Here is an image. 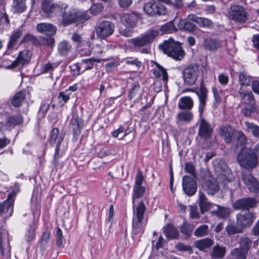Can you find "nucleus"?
Masks as SVG:
<instances>
[{"label":"nucleus","mask_w":259,"mask_h":259,"mask_svg":"<svg viewBox=\"0 0 259 259\" xmlns=\"http://www.w3.org/2000/svg\"><path fill=\"white\" fill-rule=\"evenodd\" d=\"M160 30L163 33H170L177 31L173 21H171L161 26Z\"/></svg>","instance_id":"obj_46"},{"label":"nucleus","mask_w":259,"mask_h":259,"mask_svg":"<svg viewBox=\"0 0 259 259\" xmlns=\"http://www.w3.org/2000/svg\"><path fill=\"white\" fill-rule=\"evenodd\" d=\"M236 135L237 145L244 146L247 142V139L245 135L241 131H238L236 133Z\"/></svg>","instance_id":"obj_51"},{"label":"nucleus","mask_w":259,"mask_h":259,"mask_svg":"<svg viewBox=\"0 0 259 259\" xmlns=\"http://www.w3.org/2000/svg\"><path fill=\"white\" fill-rule=\"evenodd\" d=\"M237 160L241 167L245 169L254 167L257 163L256 156L251 148L242 147L237 156Z\"/></svg>","instance_id":"obj_4"},{"label":"nucleus","mask_w":259,"mask_h":259,"mask_svg":"<svg viewBox=\"0 0 259 259\" xmlns=\"http://www.w3.org/2000/svg\"><path fill=\"white\" fill-rule=\"evenodd\" d=\"M78 13L75 10L65 12L62 16V24L63 26L69 25L78 19Z\"/></svg>","instance_id":"obj_23"},{"label":"nucleus","mask_w":259,"mask_h":259,"mask_svg":"<svg viewBox=\"0 0 259 259\" xmlns=\"http://www.w3.org/2000/svg\"><path fill=\"white\" fill-rule=\"evenodd\" d=\"M168 5H172L171 0H150L143 7L145 13L150 17L166 16L168 14V10L161 3Z\"/></svg>","instance_id":"obj_1"},{"label":"nucleus","mask_w":259,"mask_h":259,"mask_svg":"<svg viewBox=\"0 0 259 259\" xmlns=\"http://www.w3.org/2000/svg\"><path fill=\"white\" fill-rule=\"evenodd\" d=\"M41 9L48 17H51L53 14L57 15L60 11L61 8L59 5L53 4L52 0H42Z\"/></svg>","instance_id":"obj_14"},{"label":"nucleus","mask_w":259,"mask_h":259,"mask_svg":"<svg viewBox=\"0 0 259 259\" xmlns=\"http://www.w3.org/2000/svg\"><path fill=\"white\" fill-rule=\"evenodd\" d=\"M22 34V31L20 29H17L12 33L7 45V48L9 50L12 49L17 45L18 41Z\"/></svg>","instance_id":"obj_29"},{"label":"nucleus","mask_w":259,"mask_h":259,"mask_svg":"<svg viewBox=\"0 0 259 259\" xmlns=\"http://www.w3.org/2000/svg\"><path fill=\"white\" fill-rule=\"evenodd\" d=\"M37 41L36 38L33 35L30 34H26L20 42V44L26 43L27 42H31L33 44L36 43Z\"/></svg>","instance_id":"obj_58"},{"label":"nucleus","mask_w":259,"mask_h":259,"mask_svg":"<svg viewBox=\"0 0 259 259\" xmlns=\"http://www.w3.org/2000/svg\"><path fill=\"white\" fill-rule=\"evenodd\" d=\"M30 57L28 51H24L21 52L17 59L12 64L8 66V68H14L16 66L22 67L25 65L28 64L29 62Z\"/></svg>","instance_id":"obj_21"},{"label":"nucleus","mask_w":259,"mask_h":259,"mask_svg":"<svg viewBox=\"0 0 259 259\" xmlns=\"http://www.w3.org/2000/svg\"><path fill=\"white\" fill-rule=\"evenodd\" d=\"M255 218L254 214L249 211H242L236 215L237 223L243 230L244 228L250 227Z\"/></svg>","instance_id":"obj_10"},{"label":"nucleus","mask_w":259,"mask_h":259,"mask_svg":"<svg viewBox=\"0 0 259 259\" xmlns=\"http://www.w3.org/2000/svg\"><path fill=\"white\" fill-rule=\"evenodd\" d=\"M226 247L216 245L213 247L211 256L214 259L222 258L225 255Z\"/></svg>","instance_id":"obj_38"},{"label":"nucleus","mask_w":259,"mask_h":259,"mask_svg":"<svg viewBox=\"0 0 259 259\" xmlns=\"http://www.w3.org/2000/svg\"><path fill=\"white\" fill-rule=\"evenodd\" d=\"M241 104L246 105H256L255 100L250 91L245 90L241 88L239 90Z\"/></svg>","instance_id":"obj_18"},{"label":"nucleus","mask_w":259,"mask_h":259,"mask_svg":"<svg viewBox=\"0 0 259 259\" xmlns=\"http://www.w3.org/2000/svg\"><path fill=\"white\" fill-rule=\"evenodd\" d=\"M25 98V94L23 91L17 92L11 100V105L15 107H18Z\"/></svg>","instance_id":"obj_44"},{"label":"nucleus","mask_w":259,"mask_h":259,"mask_svg":"<svg viewBox=\"0 0 259 259\" xmlns=\"http://www.w3.org/2000/svg\"><path fill=\"white\" fill-rule=\"evenodd\" d=\"M208 226L206 225H203L199 226L194 232L195 236L197 237H202L207 235Z\"/></svg>","instance_id":"obj_53"},{"label":"nucleus","mask_w":259,"mask_h":259,"mask_svg":"<svg viewBox=\"0 0 259 259\" xmlns=\"http://www.w3.org/2000/svg\"><path fill=\"white\" fill-rule=\"evenodd\" d=\"M36 29L38 32L49 36L54 35L57 31L56 26L48 23H39Z\"/></svg>","instance_id":"obj_24"},{"label":"nucleus","mask_w":259,"mask_h":259,"mask_svg":"<svg viewBox=\"0 0 259 259\" xmlns=\"http://www.w3.org/2000/svg\"><path fill=\"white\" fill-rule=\"evenodd\" d=\"M15 195H8L7 199L0 204V214L5 218L10 217L13 212Z\"/></svg>","instance_id":"obj_12"},{"label":"nucleus","mask_w":259,"mask_h":259,"mask_svg":"<svg viewBox=\"0 0 259 259\" xmlns=\"http://www.w3.org/2000/svg\"><path fill=\"white\" fill-rule=\"evenodd\" d=\"M188 18L187 19H180L178 27L179 29L188 32H193L195 29V25L192 23Z\"/></svg>","instance_id":"obj_28"},{"label":"nucleus","mask_w":259,"mask_h":259,"mask_svg":"<svg viewBox=\"0 0 259 259\" xmlns=\"http://www.w3.org/2000/svg\"><path fill=\"white\" fill-rule=\"evenodd\" d=\"M219 133L226 143L230 144L235 134V128L229 124L222 125L219 127Z\"/></svg>","instance_id":"obj_17"},{"label":"nucleus","mask_w":259,"mask_h":259,"mask_svg":"<svg viewBox=\"0 0 259 259\" xmlns=\"http://www.w3.org/2000/svg\"><path fill=\"white\" fill-rule=\"evenodd\" d=\"M155 64L156 67L157 68V70H154V74L157 77L162 76L163 79L164 81H167L168 79V75L166 70L159 64L156 63Z\"/></svg>","instance_id":"obj_47"},{"label":"nucleus","mask_w":259,"mask_h":259,"mask_svg":"<svg viewBox=\"0 0 259 259\" xmlns=\"http://www.w3.org/2000/svg\"><path fill=\"white\" fill-rule=\"evenodd\" d=\"M213 241L209 239H203L196 241L195 246L200 250L205 251L213 245Z\"/></svg>","instance_id":"obj_40"},{"label":"nucleus","mask_w":259,"mask_h":259,"mask_svg":"<svg viewBox=\"0 0 259 259\" xmlns=\"http://www.w3.org/2000/svg\"><path fill=\"white\" fill-rule=\"evenodd\" d=\"M158 35L159 30L150 29L140 36L131 39L130 42L135 48L140 49L150 45Z\"/></svg>","instance_id":"obj_5"},{"label":"nucleus","mask_w":259,"mask_h":259,"mask_svg":"<svg viewBox=\"0 0 259 259\" xmlns=\"http://www.w3.org/2000/svg\"><path fill=\"white\" fill-rule=\"evenodd\" d=\"M36 228V224L33 222L32 225H31L29 228L26 230L25 233V237L26 240L27 241H30L32 240L35 237V230Z\"/></svg>","instance_id":"obj_50"},{"label":"nucleus","mask_w":259,"mask_h":259,"mask_svg":"<svg viewBox=\"0 0 259 259\" xmlns=\"http://www.w3.org/2000/svg\"><path fill=\"white\" fill-rule=\"evenodd\" d=\"M228 15L230 19L238 23H243L248 19L245 9L239 5H232L229 11Z\"/></svg>","instance_id":"obj_6"},{"label":"nucleus","mask_w":259,"mask_h":259,"mask_svg":"<svg viewBox=\"0 0 259 259\" xmlns=\"http://www.w3.org/2000/svg\"><path fill=\"white\" fill-rule=\"evenodd\" d=\"M208 91L206 88L201 85L199 92H196L199 101V111L200 116L202 115L204 107L206 105V100L207 98Z\"/></svg>","instance_id":"obj_26"},{"label":"nucleus","mask_w":259,"mask_h":259,"mask_svg":"<svg viewBox=\"0 0 259 259\" xmlns=\"http://www.w3.org/2000/svg\"><path fill=\"white\" fill-rule=\"evenodd\" d=\"M55 39L53 37H43L39 40V45L44 46H49L52 47L54 44Z\"/></svg>","instance_id":"obj_57"},{"label":"nucleus","mask_w":259,"mask_h":259,"mask_svg":"<svg viewBox=\"0 0 259 259\" xmlns=\"http://www.w3.org/2000/svg\"><path fill=\"white\" fill-rule=\"evenodd\" d=\"M112 134L114 137L118 138L119 139H122L126 136L127 133L124 132L122 127H119L117 130L112 132Z\"/></svg>","instance_id":"obj_59"},{"label":"nucleus","mask_w":259,"mask_h":259,"mask_svg":"<svg viewBox=\"0 0 259 259\" xmlns=\"http://www.w3.org/2000/svg\"><path fill=\"white\" fill-rule=\"evenodd\" d=\"M64 138V134L62 132H59L58 128H54L51 133V138L50 140V144L52 145L57 143L56 145H60Z\"/></svg>","instance_id":"obj_30"},{"label":"nucleus","mask_w":259,"mask_h":259,"mask_svg":"<svg viewBox=\"0 0 259 259\" xmlns=\"http://www.w3.org/2000/svg\"><path fill=\"white\" fill-rule=\"evenodd\" d=\"M185 168L186 171L191 174L190 176L196 177L195 167L192 163H186L185 165Z\"/></svg>","instance_id":"obj_61"},{"label":"nucleus","mask_w":259,"mask_h":259,"mask_svg":"<svg viewBox=\"0 0 259 259\" xmlns=\"http://www.w3.org/2000/svg\"><path fill=\"white\" fill-rule=\"evenodd\" d=\"M103 10V7L100 4L93 5L90 8V12L94 15L101 13Z\"/></svg>","instance_id":"obj_62"},{"label":"nucleus","mask_w":259,"mask_h":259,"mask_svg":"<svg viewBox=\"0 0 259 259\" xmlns=\"http://www.w3.org/2000/svg\"><path fill=\"white\" fill-rule=\"evenodd\" d=\"M188 18L197 23L200 27L210 28L212 27V22L208 18L199 17L193 14H189Z\"/></svg>","instance_id":"obj_25"},{"label":"nucleus","mask_w":259,"mask_h":259,"mask_svg":"<svg viewBox=\"0 0 259 259\" xmlns=\"http://www.w3.org/2000/svg\"><path fill=\"white\" fill-rule=\"evenodd\" d=\"M248 254L241 249L236 247L229 254L228 259H246Z\"/></svg>","instance_id":"obj_32"},{"label":"nucleus","mask_w":259,"mask_h":259,"mask_svg":"<svg viewBox=\"0 0 259 259\" xmlns=\"http://www.w3.org/2000/svg\"><path fill=\"white\" fill-rule=\"evenodd\" d=\"M215 205L211 204L207 201L205 195H200L199 197V206L202 213H204L208 209L214 206Z\"/></svg>","instance_id":"obj_42"},{"label":"nucleus","mask_w":259,"mask_h":259,"mask_svg":"<svg viewBox=\"0 0 259 259\" xmlns=\"http://www.w3.org/2000/svg\"><path fill=\"white\" fill-rule=\"evenodd\" d=\"M164 233L168 239H176L179 236L178 230L170 225L164 228Z\"/></svg>","instance_id":"obj_34"},{"label":"nucleus","mask_w":259,"mask_h":259,"mask_svg":"<svg viewBox=\"0 0 259 259\" xmlns=\"http://www.w3.org/2000/svg\"><path fill=\"white\" fill-rule=\"evenodd\" d=\"M252 244V241L246 236H242L239 241V247L242 250L248 254V251L250 249Z\"/></svg>","instance_id":"obj_39"},{"label":"nucleus","mask_w":259,"mask_h":259,"mask_svg":"<svg viewBox=\"0 0 259 259\" xmlns=\"http://www.w3.org/2000/svg\"><path fill=\"white\" fill-rule=\"evenodd\" d=\"M204 48L210 51H215L221 47V42L218 39L206 38L204 40Z\"/></svg>","instance_id":"obj_27"},{"label":"nucleus","mask_w":259,"mask_h":259,"mask_svg":"<svg viewBox=\"0 0 259 259\" xmlns=\"http://www.w3.org/2000/svg\"><path fill=\"white\" fill-rule=\"evenodd\" d=\"M196 177L184 176L182 180L183 189L186 194H194L197 190Z\"/></svg>","instance_id":"obj_11"},{"label":"nucleus","mask_w":259,"mask_h":259,"mask_svg":"<svg viewBox=\"0 0 259 259\" xmlns=\"http://www.w3.org/2000/svg\"><path fill=\"white\" fill-rule=\"evenodd\" d=\"M69 95L68 91L60 92L58 96L59 102L62 104L66 103L69 99Z\"/></svg>","instance_id":"obj_56"},{"label":"nucleus","mask_w":259,"mask_h":259,"mask_svg":"<svg viewBox=\"0 0 259 259\" xmlns=\"http://www.w3.org/2000/svg\"><path fill=\"white\" fill-rule=\"evenodd\" d=\"M176 248L180 251H187L190 253L193 252L191 247L190 246L186 245L182 243H178L176 246Z\"/></svg>","instance_id":"obj_63"},{"label":"nucleus","mask_w":259,"mask_h":259,"mask_svg":"<svg viewBox=\"0 0 259 259\" xmlns=\"http://www.w3.org/2000/svg\"><path fill=\"white\" fill-rule=\"evenodd\" d=\"M141 96L140 85L139 83H135L130 91L129 99L139 98Z\"/></svg>","instance_id":"obj_49"},{"label":"nucleus","mask_w":259,"mask_h":259,"mask_svg":"<svg viewBox=\"0 0 259 259\" xmlns=\"http://www.w3.org/2000/svg\"><path fill=\"white\" fill-rule=\"evenodd\" d=\"M239 77V82L242 86L250 85L251 77L244 70L240 71L237 73Z\"/></svg>","instance_id":"obj_43"},{"label":"nucleus","mask_w":259,"mask_h":259,"mask_svg":"<svg viewBox=\"0 0 259 259\" xmlns=\"http://www.w3.org/2000/svg\"><path fill=\"white\" fill-rule=\"evenodd\" d=\"M257 109L256 105H250V107H246L242 109L241 113L245 117H250L252 113L257 112Z\"/></svg>","instance_id":"obj_52"},{"label":"nucleus","mask_w":259,"mask_h":259,"mask_svg":"<svg viewBox=\"0 0 259 259\" xmlns=\"http://www.w3.org/2000/svg\"><path fill=\"white\" fill-rule=\"evenodd\" d=\"M12 9L15 13L23 12L26 9V0H13Z\"/></svg>","instance_id":"obj_35"},{"label":"nucleus","mask_w":259,"mask_h":259,"mask_svg":"<svg viewBox=\"0 0 259 259\" xmlns=\"http://www.w3.org/2000/svg\"><path fill=\"white\" fill-rule=\"evenodd\" d=\"M199 66L195 65L187 67L183 71V77L185 84L189 85L195 84L199 74Z\"/></svg>","instance_id":"obj_7"},{"label":"nucleus","mask_w":259,"mask_h":259,"mask_svg":"<svg viewBox=\"0 0 259 259\" xmlns=\"http://www.w3.org/2000/svg\"><path fill=\"white\" fill-rule=\"evenodd\" d=\"M108 49V45H96L95 48V53L97 54H102L105 53Z\"/></svg>","instance_id":"obj_60"},{"label":"nucleus","mask_w":259,"mask_h":259,"mask_svg":"<svg viewBox=\"0 0 259 259\" xmlns=\"http://www.w3.org/2000/svg\"><path fill=\"white\" fill-rule=\"evenodd\" d=\"M64 154V151H60V145H56L54 155L53 161L55 164L58 163V160Z\"/></svg>","instance_id":"obj_55"},{"label":"nucleus","mask_w":259,"mask_h":259,"mask_svg":"<svg viewBox=\"0 0 259 259\" xmlns=\"http://www.w3.org/2000/svg\"><path fill=\"white\" fill-rule=\"evenodd\" d=\"M256 201L253 198H247L239 199L233 203L236 209H248L256 206Z\"/></svg>","instance_id":"obj_19"},{"label":"nucleus","mask_w":259,"mask_h":259,"mask_svg":"<svg viewBox=\"0 0 259 259\" xmlns=\"http://www.w3.org/2000/svg\"><path fill=\"white\" fill-rule=\"evenodd\" d=\"M225 230L229 235L241 233L243 230L241 227L237 224L236 226L229 224L225 228Z\"/></svg>","instance_id":"obj_48"},{"label":"nucleus","mask_w":259,"mask_h":259,"mask_svg":"<svg viewBox=\"0 0 259 259\" xmlns=\"http://www.w3.org/2000/svg\"><path fill=\"white\" fill-rule=\"evenodd\" d=\"M83 126L82 119L78 115H73L70 120L69 128L72 131L74 137H77L80 134Z\"/></svg>","instance_id":"obj_20"},{"label":"nucleus","mask_w":259,"mask_h":259,"mask_svg":"<svg viewBox=\"0 0 259 259\" xmlns=\"http://www.w3.org/2000/svg\"><path fill=\"white\" fill-rule=\"evenodd\" d=\"M228 178L223 173L219 175L217 178V181L213 182L212 180H207L206 184L208 189L212 191V193H216L219 189V183H223L224 184L227 182L229 181Z\"/></svg>","instance_id":"obj_22"},{"label":"nucleus","mask_w":259,"mask_h":259,"mask_svg":"<svg viewBox=\"0 0 259 259\" xmlns=\"http://www.w3.org/2000/svg\"><path fill=\"white\" fill-rule=\"evenodd\" d=\"M193 106V101L189 97H184L180 98L178 103V107L180 109L190 110Z\"/></svg>","instance_id":"obj_33"},{"label":"nucleus","mask_w":259,"mask_h":259,"mask_svg":"<svg viewBox=\"0 0 259 259\" xmlns=\"http://www.w3.org/2000/svg\"><path fill=\"white\" fill-rule=\"evenodd\" d=\"M193 118V114L191 112L182 111L177 115L178 121L185 122H190Z\"/></svg>","instance_id":"obj_45"},{"label":"nucleus","mask_w":259,"mask_h":259,"mask_svg":"<svg viewBox=\"0 0 259 259\" xmlns=\"http://www.w3.org/2000/svg\"><path fill=\"white\" fill-rule=\"evenodd\" d=\"M134 192L135 194H142L146 192V188L141 185H135Z\"/></svg>","instance_id":"obj_64"},{"label":"nucleus","mask_w":259,"mask_h":259,"mask_svg":"<svg viewBox=\"0 0 259 259\" xmlns=\"http://www.w3.org/2000/svg\"><path fill=\"white\" fill-rule=\"evenodd\" d=\"M212 132L213 128L210 124L204 119H201L198 127V136L200 138L206 140L210 138Z\"/></svg>","instance_id":"obj_16"},{"label":"nucleus","mask_w":259,"mask_h":259,"mask_svg":"<svg viewBox=\"0 0 259 259\" xmlns=\"http://www.w3.org/2000/svg\"><path fill=\"white\" fill-rule=\"evenodd\" d=\"M100 60L96 59L94 58L87 59H83L80 63H76L71 67V69L77 70V74H80L86 70L93 68L95 62H99Z\"/></svg>","instance_id":"obj_15"},{"label":"nucleus","mask_w":259,"mask_h":259,"mask_svg":"<svg viewBox=\"0 0 259 259\" xmlns=\"http://www.w3.org/2000/svg\"><path fill=\"white\" fill-rule=\"evenodd\" d=\"M140 14L136 12L131 13H123L121 14L120 20L121 22L125 26L134 27L138 21L141 19Z\"/></svg>","instance_id":"obj_13"},{"label":"nucleus","mask_w":259,"mask_h":259,"mask_svg":"<svg viewBox=\"0 0 259 259\" xmlns=\"http://www.w3.org/2000/svg\"><path fill=\"white\" fill-rule=\"evenodd\" d=\"M114 25L109 21L100 23L96 27V34L98 37L105 39L112 35L114 32Z\"/></svg>","instance_id":"obj_8"},{"label":"nucleus","mask_w":259,"mask_h":259,"mask_svg":"<svg viewBox=\"0 0 259 259\" xmlns=\"http://www.w3.org/2000/svg\"><path fill=\"white\" fill-rule=\"evenodd\" d=\"M72 49L69 42L64 40L58 44V50L61 56H67Z\"/></svg>","instance_id":"obj_37"},{"label":"nucleus","mask_w":259,"mask_h":259,"mask_svg":"<svg viewBox=\"0 0 259 259\" xmlns=\"http://www.w3.org/2000/svg\"><path fill=\"white\" fill-rule=\"evenodd\" d=\"M215 206L218 208V210L215 211V214L218 217L221 218H226L229 215L230 212V209L225 207H221L219 205Z\"/></svg>","instance_id":"obj_54"},{"label":"nucleus","mask_w":259,"mask_h":259,"mask_svg":"<svg viewBox=\"0 0 259 259\" xmlns=\"http://www.w3.org/2000/svg\"><path fill=\"white\" fill-rule=\"evenodd\" d=\"M7 237L8 234L5 230H0V251L2 255H9V248L8 247L4 248L5 241Z\"/></svg>","instance_id":"obj_36"},{"label":"nucleus","mask_w":259,"mask_h":259,"mask_svg":"<svg viewBox=\"0 0 259 259\" xmlns=\"http://www.w3.org/2000/svg\"><path fill=\"white\" fill-rule=\"evenodd\" d=\"M212 92L217 103H220L223 98L225 97V91L222 90L220 87L213 86L212 87Z\"/></svg>","instance_id":"obj_41"},{"label":"nucleus","mask_w":259,"mask_h":259,"mask_svg":"<svg viewBox=\"0 0 259 259\" xmlns=\"http://www.w3.org/2000/svg\"><path fill=\"white\" fill-rule=\"evenodd\" d=\"M159 47L165 54L176 60H181L185 55L181 44L171 38L165 40Z\"/></svg>","instance_id":"obj_2"},{"label":"nucleus","mask_w":259,"mask_h":259,"mask_svg":"<svg viewBox=\"0 0 259 259\" xmlns=\"http://www.w3.org/2000/svg\"><path fill=\"white\" fill-rule=\"evenodd\" d=\"M241 179L246 185L250 192L259 193V184L248 171H243L241 172Z\"/></svg>","instance_id":"obj_9"},{"label":"nucleus","mask_w":259,"mask_h":259,"mask_svg":"<svg viewBox=\"0 0 259 259\" xmlns=\"http://www.w3.org/2000/svg\"><path fill=\"white\" fill-rule=\"evenodd\" d=\"M146 207L143 202H140L134 211L133 229L136 234L141 235L144 231V228L147 223V219L144 218Z\"/></svg>","instance_id":"obj_3"},{"label":"nucleus","mask_w":259,"mask_h":259,"mask_svg":"<svg viewBox=\"0 0 259 259\" xmlns=\"http://www.w3.org/2000/svg\"><path fill=\"white\" fill-rule=\"evenodd\" d=\"M244 125L245 126V131L247 133H250L252 136L259 139V126L255 124L253 122L249 121H245Z\"/></svg>","instance_id":"obj_31"}]
</instances>
